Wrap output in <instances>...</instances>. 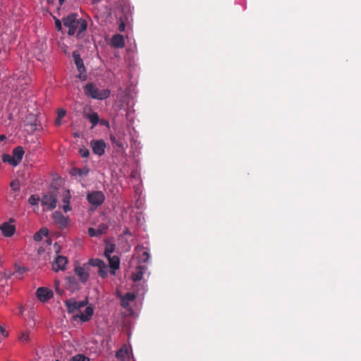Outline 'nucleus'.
Wrapping results in <instances>:
<instances>
[{
  "label": "nucleus",
  "instance_id": "nucleus-1",
  "mask_svg": "<svg viewBox=\"0 0 361 361\" xmlns=\"http://www.w3.org/2000/svg\"><path fill=\"white\" fill-rule=\"evenodd\" d=\"M63 25L68 28V35H73L78 32L77 36L87 30V23L85 19L79 18L78 14L71 13L63 18Z\"/></svg>",
  "mask_w": 361,
  "mask_h": 361
},
{
  "label": "nucleus",
  "instance_id": "nucleus-2",
  "mask_svg": "<svg viewBox=\"0 0 361 361\" xmlns=\"http://www.w3.org/2000/svg\"><path fill=\"white\" fill-rule=\"evenodd\" d=\"M84 92L86 95L92 97V99L103 100L110 96V90L108 89L99 90L97 86L92 83H87L84 87Z\"/></svg>",
  "mask_w": 361,
  "mask_h": 361
},
{
  "label": "nucleus",
  "instance_id": "nucleus-3",
  "mask_svg": "<svg viewBox=\"0 0 361 361\" xmlns=\"http://www.w3.org/2000/svg\"><path fill=\"white\" fill-rule=\"evenodd\" d=\"M86 198L91 206V209H95L104 203L105 195L103 192L95 190L89 192L87 194Z\"/></svg>",
  "mask_w": 361,
  "mask_h": 361
},
{
  "label": "nucleus",
  "instance_id": "nucleus-4",
  "mask_svg": "<svg viewBox=\"0 0 361 361\" xmlns=\"http://www.w3.org/2000/svg\"><path fill=\"white\" fill-rule=\"evenodd\" d=\"M87 304L88 300L87 298L82 301H76L74 298H69L65 301L67 312L70 314L74 313L80 308L85 307Z\"/></svg>",
  "mask_w": 361,
  "mask_h": 361
},
{
  "label": "nucleus",
  "instance_id": "nucleus-5",
  "mask_svg": "<svg viewBox=\"0 0 361 361\" xmlns=\"http://www.w3.org/2000/svg\"><path fill=\"white\" fill-rule=\"evenodd\" d=\"M42 204L46 206L48 209L51 210L56 207L57 197L54 192L44 194L41 200Z\"/></svg>",
  "mask_w": 361,
  "mask_h": 361
},
{
  "label": "nucleus",
  "instance_id": "nucleus-6",
  "mask_svg": "<svg viewBox=\"0 0 361 361\" xmlns=\"http://www.w3.org/2000/svg\"><path fill=\"white\" fill-rule=\"evenodd\" d=\"M73 58L74 59V63H75L78 71L80 72V75H79L78 78L82 80H85L86 78V75H85L86 70H85V67L83 63V61L81 59L80 54L76 51H73Z\"/></svg>",
  "mask_w": 361,
  "mask_h": 361
},
{
  "label": "nucleus",
  "instance_id": "nucleus-7",
  "mask_svg": "<svg viewBox=\"0 0 361 361\" xmlns=\"http://www.w3.org/2000/svg\"><path fill=\"white\" fill-rule=\"evenodd\" d=\"M87 266V264H84L82 267L76 266L74 269L75 275L79 278L80 281L82 283H86L90 277L88 270L86 268Z\"/></svg>",
  "mask_w": 361,
  "mask_h": 361
},
{
  "label": "nucleus",
  "instance_id": "nucleus-8",
  "mask_svg": "<svg viewBox=\"0 0 361 361\" xmlns=\"http://www.w3.org/2000/svg\"><path fill=\"white\" fill-rule=\"evenodd\" d=\"M52 218L54 222L62 228L67 227L70 223L69 219L58 211L53 213Z\"/></svg>",
  "mask_w": 361,
  "mask_h": 361
},
{
  "label": "nucleus",
  "instance_id": "nucleus-9",
  "mask_svg": "<svg viewBox=\"0 0 361 361\" xmlns=\"http://www.w3.org/2000/svg\"><path fill=\"white\" fill-rule=\"evenodd\" d=\"M68 263V259L67 257L62 256V255H58L53 264H52V269L54 271H59V270H65L66 266Z\"/></svg>",
  "mask_w": 361,
  "mask_h": 361
},
{
  "label": "nucleus",
  "instance_id": "nucleus-10",
  "mask_svg": "<svg viewBox=\"0 0 361 361\" xmlns=\"http://www.w3.org/2000/svg\"><path fill=\"white\" fill-rule=\"evenodd\" d=\"M90 144L95 154L102 156L104 154L106 143L103 140H92Z\"/></svg>",
  "mask_w": 361,
  "mask_h": 361
},
{
  "label": "nucleus",
  "instance_id": "nucleus-11",
  "mask_svg": "<svg viewBox=\"0 0 361 361\" xmlns=\"http://www.w3.org/2000/svg\"><path fill=\"white\" fill-rule=\"evenodd\" d=\"M36 294L38 299L42 302H46L53 297L52 291L45 287L38 288Z\"/></svg>",
  "mask_w": 361,
  "mask_h": 361
},
{
  "label": "nucleus",
  "instance_id": "nucleus-12",
  "mask_svg": "<svg viewBox=\"0 0 361 361\" xmlns=\"http://www.w3.org/2000/svg\"><path fill=\"white\" fill-rule=\"evenodd\" d=\"M0 230L5 237H11L16 231V227L8 222H4L0 225Z\"/></svg>",
  "mask_w": 361,
  "mask_h": 361
},
{
  "label": "nucleus",
  "instance_id": "nucleus-13",
  "mask_svg": "<svg viewBox=\"0 0 361 361\" xmlns=\"http://www.w3.org/2000/svg\"><path fill=\"white\" fill-rule=\"evenodd\" d=\"M94 314V310L92 307L88 306L85 308V313L77 314L73 316L74 319H80L83 322H88Z\"/></svg>",
  "mask_w": 361,
  "mask_h": 361
},
{
  "label": "nucleus",
  "instance_id": "nucleus-14",
  "mask_svg": "<svg viewBox=\"0 0 361 361\" xmlns=\"http://www.w3.org/2000/svg\"><path fill=\"white\" fill-rule=\"evenodd\" d=\"M66 288L71 292H75L80 289V286L74 276H68L66 279Z\"/></svg>",
  "mask_w": 361,
  "mask_h": 361
},
{
  "label": "nucleus",
  "instance_id": "nucleus-15",
  "mask_svg": "<svg viewBox=\"0 0 361 361\" xmlns=\"http://www.w3.org/2000/svg\"><path fill=\"white\" fill-rule=\"evenodd\" d=\"M108 259L109 267L111 270V274L114 275L115 271L119 269L120 266V259L117 256H110L106 257Z\"/></svg>",
  "mask_w": 361,
  "mask_h": 361
},
{
  "label": "nucleus",
  "instance_id": "nucleus-16",
  "mask_svg": "<svg viewBox=\"0 0 361 361\" xmlns=\"http://www.w3.org/2000/svg\"><path fill=\"white\" fill-rule=\"evenodd\" d=\"M111 45L116 48H123L125 46V40L123 35L117 34L111 39Z\"/></svg>",
  "mask_w": 361,
  "mask_h": 361
},
{
  "label": "nucleus",
  "instance_id": "nucleus-17",
  "mask_svg": "<svg viewBox=\"0 0 361 361\" xmlns=\"http://www.w3.org/2000/svg\"><path fill=\"white\" fill-rule=\"evenodd\" d=\"M70 199L71 195L69 190L65 191L62 198V202H63V209L65 212H68L71 210V207L70 206Z\"/></svg>",
  "mask_w": 361,
  "mask_h": 361
},
{
  "label": "nucleus",
  "instance_id": "nucleus-18",
  "mask_svg": "<svg viewBox=\"0 0 361 361\" xmlns=\"http://www.w3.org/2000/svg\"><path fill=\"white\" fill-rule=\"evenodd\" d=\"M135 299V295L133 293H127L121 299V306L123 307H128L130 302Z\"/></svg>",
  "mask_w": 361,
  "mask_h": 361
},
{
  "label": "nucleus",
  "instance_id": "nucleus-19",
  "mask_svg": "<svg viewBox=\"0 0 361 361\" xmlns=\"http://www.w3.org/2000/svg\"><path fill=\"white\" fill-rule=\"evenodd\" d=\"M90 170L87 167L85 166L82 169L79 168H73L71 170L70 173L71 176H86L89 174Z\"/></svg>",
  "mask_w": 361,
  "mask_h": 361
},
{
  "label": "nucleus",
  "instance_id": "nucleus-20",
  "mask_svg": "<svg viewBox=\"0 0 361 361\" xmlns=\"http://www.w3.org/2000/svg\"><path fill=\"white\" fill-rule=\"evenodd\" d=\"M24 154V150L22 147H17L13 150V157L15 161L18 160V164L21 161Z\"/></svg>",
  "mask_w": 361,
  "mask_h": 361
},
{
  "label": "nucleus",
  "instance_id": "nucleus-21",
  "mask_svg": "<svg viewBox=\"0 0 361 361\" xmlns=\"http://www.w3.org/2000/svg\"><path fill=\"white\" fill-rule=\"evenodd\" d=\"M48 234V230L45 228H42L34 235L33 239L37 242H39L44 237L47 236Z\"/></svg>",
  "mask_w": 361,
  "mask_h": 361
},
{
  "label": "nucleus",
  "instance_id": "nucleus-22",
  "mask_svg": "<svg viewBox=\"0 0 361 361\" xmlns=\"http://www.w3.org/2000/svg\"><path fill=\"white\" fill-rule=\"evenodd\" d=\"M18 340L22 343H27L31 341L30 332L27 331H23L18 336Z\"/></svg>",
  "mask_w": 361,
  "mask_h": 361
},
{
  "label": "nucleus",
  "instance_id": "nucleus-23",
  "mask_svg": "<svg viewBox=\"0 0 361 361\" xmlns=\"http://www.w3.org/2000/svg\"><path fill=\"white\" fill-rule=\"evenodd\" d=\"M143 277V271L141 267H139L137 269L133 272L131 275V279L134 282L142 280Z\"/></svg>",
  "mask_w": 361,
  "mask_h": 361
},
{
  "label": "nucleus",
  "instance_id": "nucleus-24",
  "mask_svg": "<svg viewBox=\"0 0 361 361\" xmlns=\"http://www.w3.org/2000/svg\"><path fill=\"white\" fill-rule=\"evenodd\" d=\"M85 117L88 118V120L90 121V123L92 124V127L96 126L99 123V116L97 113L93 112L90 114H86Z\"/></svg>",
  "mask_w": 361,
  "mask_h": 361
},
{
  "label": "nucleus",
  "instance_id": "nucleus-25",
  "mask_svg": "<svg viewBox=\"0 0 361 361\" xmlns=\"http://www.w3.org/2000/svg\"><path fill=\"white\" fill-rule=\"evenodd\" d=\"M2 161L4 162H8L14 166L18 165V160L15 161V158L8 154H4L2 155Z\"/></svg>",
  "mask_w": 361,
  "mask_h": 361
},
{
  "label": "nucleus",
  "instance_id": "nucleus-26",
  "mask_svg": "<svg viewBox=\"0 0 361 361\" xmlns=\"http://www.w3.org/2000/svg\"><path fill=\"white\" fill-rule=\"evenodd\" d=\"M115 245L110 243L107 244L105 247L104 255L106 257H110L111 255L114 252Z\"/></svg>",
  "mask_w": 361,
  "mask_h": 361
},
{
  "label": "nucleus",
  "instance_id": "nucleus-27",
  "mask_svg": "<svg viewBox=\"0 0 361 361\" xmlns=\"http://www.w3.org/2000/svg\"><path fill=\"white\" fill-rule=\"evenodd\" d=\"M104 261L99 259H90L88 262V265H91L93 267H99L102 266L104 267Z\"/></svg>",
  "mask_w": 361,
  "mask_h": 361
},
{
  "label": "nucleus",
  "instance_id": "nucleus-28",
  "mask_svg": "<svg viewBox=\"0 0 361 361\" xmlns=\"http://www.w3.org/2000/svg\"><path fill=\"white\" fill-rule=\"evenodd\" d=\"M70 361H90V359L82 354H78L72 357Z\"/></svg>",
  "mask_w": 361,
  "mask_h": 361
},
{
  "label": "nucleus",
  "instance_id": "nucleus-29",
  "mask_svg": "<svg viewBox=\"0 0 361 361\" xmlns=\"http://www.w3.org/2000/svg\"><path fill=\"white\" fill-rule=\"evenodd\" d=\"M98 269V274L102 278H106L107 276V266L106 264L104 262V267L100 266Z\"/></svg>",
  "mask_w": 361,
  "mask_h": 361
},
{
  "label": "nucleus",
  "instance_id": "nucleus-30",
  "mask_svg": "<svg viewBox=\"0 0 361 361\" xmlns=\"http://www.w3.org/2000/svg\"><path fill=\"white\" fill-rule=\"evenodd\" d=\"M109 226L105 224H100L97 228L100 235L105 234L108 231Z\"/></svg>",
  "mask_w": 361,
  "mask_h": 361
},
{
  "label": "nucleus",
  "instance_id": "nucleus-31",
  "mask_svg": "<svg viewBox=\"0 0 361 361\" xmlns=\"http://www.w3.org/2000/svg\"><path fill=\"white\" fill-rule=\"evenodd\" d=\"M110 140L113 144L116 145L119 148H123V143L121 141H119L115 135H111L110 136Z\"/></svg>",
  "mask_w": 361,
  "mask_h": 361
},
{
  "label": "nucleus",
  "instance_id": "nucleus-32",
  "mask_svg": "<svg viewBox=\"0 0 361 361\" xmlns=\"http://www.w3.org/2000/svg\"><path fill=\"white\" fill-rule=\"evenodd\" d=\"M25 272V269L23 267H16V271L14 274L16 277L20 278L21 276Z\"/></svg>",
  "mask_w": 361,
  "mask_h": 361
},
{
  "label": "nucleus",
  "instance_id": "nucleus-33",
  "mask_svg": "<svg viewBox=\"0 0 361 361\" xmlns=\"http://www.w3.org/2000/svg\"><path fill=\"white\" fill-rule=\"evenodd\" d=\"M39 200V199L38 197H37L35 195H31L29 197L28 202L32 205H36V204H37Z\"/></svg>",
  "mask_w": 361,
  "mask_h": 361
},
{
  "label": "nucleus",
  "instance_id": "nucleus-34",
  "mask_svg": "<svg viewBox=\"0 0 361 361\" xmlns=\"http://www.w3.org/2000/svg\"><path fill=\"white\" fill-rule=\"evenodd\" d=\"M88 234L90 237H95V236H98L100 234L98 232V230L97 228L95 229L94 228H88Z\"/></svg>",
  "mask_w": 361,
  "mask_h": 361
},
{
  "label": "nucleus",
  "instance_id": "nucleus-35",
  "mask_svg": "<svg viewBox=\"0 0 361 361\" xmlns=\"http://www.w3.org/2000/svg\"><path fill=\"white\" fill-rule=\"evenodd\" d=\"M79 153L82 157H87L90 155L89 150L87 148L82 147L79 150Z\"/></svg>",
  "mask_w": 361,
  "mask_h": 361
},
{
  "label": "nucleus",
  "instance_id": "nucleus-36",
  "mask_svg": "<svg viewBox=\"0 0 361 361\" xmlns=\"http://www.w3.org/2000/svg\"><path fill=\"white\" fill-rule=\"evenodd\" d=\"M3 277L6 278V279H8L11 277L12 275H15L14 273H13L11 271H5L4 272L1 274Z\"/></svg>",
  "mask_w": 361,
  "mask_h": 361
},
{
  "label": "nucleus",
  "instance_id": "nucleus-37",
  "mask_svg": "<svg viewBox=\"0 0 361 361\" xmlns=\"http://www.w3.org/2000/svg\"><path fill=\"white\" fill-rule=\"evenodd\" d=\"M66 114V111L63 109H59L57 111V117L59 118H63Z\"/></svg>",
  "mask_w": 361,
  "mask_h": 361
},
{
  "label": "nucleus",
  "instance_id": "nucleus-38",
  "mask_svg": "<svg viewBox=\"0 0 361 361\" xmlns=\"http://www.w3.org/2000/svg\"><path fill=\"white\" fill-rule=\"evenodd\" d=\"M54 285H55V289H56V291L57 292V293H59V295H62L63 290H61L59 288V285H60L59 281H55Z\"/></svg>",
  "mask_w": 361,
  "mask_h": 361
},
{
  "label": "nucleus",
  "instance_id": "nucleus-39",
  "mask_svg": "<svg viewBox=\"0 0 361 361\" xmlns=\"http://www.w3.org/2000/svg\"><path fill=\"white\" fill-rule=\"evenodd\" d=\"M149 258V255L147 252H144L142 255V259L144 262H146Z\"/></svg>",
  "mask_w": 361,
  "mask_h": 361
},
{
  "label": "nucleus",
  "instance_id": "nucleus-40",
  "mask_svg": "<svg viewBox=\"0 0 361 361\" xmlns=\"http://www.w3.org/2000/svg\"><path fill=\"white\" fill-rule=\"evenodd\" d=\"M0 333L2 334L4 337H7L8 336V333L6 331V329L0 326Z\"/></svg>",
  "mask_w": 361,
  "mask_h": 361
},
{
  "label": "nucleus",
  "instance_id": "nucleus-41",
  "mask_svg": "<svg viewBox=\"0 0 361 361\" xmlns=\"http://www.w3.org/2000/svg\"><path fill=\"white\" fill-rule=\"evenodd\" d=\"M55 26L58 30H61L62 28L61 23L59 20L56 19L55 21Z\"/></svg>",
  "mask_w": 361,
  "mask_h": 361
},
{
  "label": "nucleus",
  "instance_id": "nucleus-42",
  "mask_svg": "<svg viewBox=\"0 0 361 361\" xmlns=\"http://www.w3.org/2000/svg\"><path fill=\"white\" fill-rule=\"evenodd\" d=\"M11 187L12 188V189H13V190H18V185H17L16 183H14V182H12V183H11Z\"/></svg>",
  "mask_w": 361,
  "mask_h": 361
},
{
  "label": "nucleus",
  "instance_id": "nucleus-43",
  "mask_svg": "<svg viewBox=\"0 0 361 361\" xmlns=\"http://www.w3.org/2000/svg\"><path fill=\"white\" fill-rule=\"evenodd\" d=\"M118 30L121 32H123L125 30V24L123 23H121L118 26Z\"/></svg>",
  "mask_w": 361,
  "mask_h": 361
},
{
  "label": "nucleus",
  "instance_id": "nucleus-44",
  "mask_svg": "<svg viewBox=\"0 0 361 361\" xmlns=\"http://www.w3.org/2000/svg\"><path fill=\"white\" fill-rule=\"evenodd\" d=\"M61 119L62 118H59V117H56V118L55 120V124L56 126H60L61 124Z\"/></svg>",
  "mask_w": 361,
  "mask_h": 361
},
{
  "label": "nucleus",
  "instance_id": "nucleus-45",
  "mask_svg": "<svg viewBox=\"0 0 361 361\" xmlns=\"http://www.w3.org/2000/svg\"><path fill=\"white\" fill-rule=\"evenodd\" d=\"M23 311H24L23 307H20L19 314H23Z\"/></svg>",
  "mask_w": 361,
  "mask_h": 361
},
{
  "label": "nucleus",
  "instance_id": "nucleus-46",
  "mask_svg": "<svg viewBox=\"0 0 361 361\" xmlns=\"http://www.w3.org/2000/svg\"><path fill=\"white\" fill-rule=\"evenodd\" d=\"M6 138V135H0V140H4Z\"/></svg>",
  "mask_w": 361,
  "mask_h": 361
},
{
  "label": "nucleus",
  "instance_id": "nucleus-47",
  "mask_svg": "<svg viewBox=\"0 0 361 361\" xmlns=\"http://www.w3.org/2000/svg\"><path fill=\"white\" fill-rule=\"evenodd\" d=\"M122 353V350H120L119 351L117 352L116 353V356L118 357H120V354Z\"/></svg>",
  "mask_w": 361,
  "mask_h": 361
},
{
  "label": "nucleus",
  "instance_id": "nucleus-48",
  "mask_svg": "<svg viewBox=\"0 0 361 361\" xmlns=\"http://www.w3.org/2000/svg\"><path fill=\"white\" fill-rule=\"evenodd\" d=\"M92 4H97L99 1V0H91Z\"/></svg>",
  "mask_w": 361,
  "mask_h": 361
},
{
  "label": "nucleus",
  "instance_id": "nucleus-49",
  "mask_svg": "<svg viewBox=\"0 0 361 361\" xmlns=\"http://www.w3.org/2000/svg\"><path fill=\"white\" fill-rule=\"evenodd\" d=\"M66 0H59V4L61 5L63 4L64 1H66Z\"/></svg>",
  "mask_w": 361,
  "mask_h": 361
}]
</instances>
